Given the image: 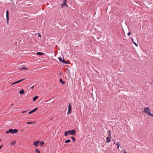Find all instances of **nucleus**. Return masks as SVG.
I'll return each mask as SVG.
<instances>
[{"instance_id": "nucleus-1", "label": "nucleus", "mask_w": 153, "mask_h": 153, "mask_svg": "<svg viewBox=\"0 0 153 153\" xmlns=\"http://www.w3.org/2000/svg\"><path fill=\"white\" fill-rule=\"evenodd\" d=\"M143 112L147 114H148L153 117V114H152L150 112V110L148 107H146L144 108Z\"/></svg>"}, {"instance_id": "nucleus-2", "label": "nucleus", "mask_w": 153, "mask_h": 153, "mask_svg": "<svg viewBox=\"0 0 153 153\" xmlns=\"http://www.w3.org/2000/svg\"><path fill=\"white\" fill-rule=\"evenodd\" d=\"M76 133V131L75 129H73L72 130H69L68 131H66L64 133V135L65 136H67L68 135H74Z\"/></svg>"}, {"instance_id": "nucleus-3", "label": "nucleus", "mask_w": 153, "mask_h": 153, "mask_svg": "<svg viewBox=\"0 0 153 153\" xmlns=\"http://www.w3.org/2000/svg\"><path fill=\"white\" fill-rule=\"evenodd\" d=\"M18 130L17 129H15L14 130L12 128L10 129L8 131H6V133L7 134L9 133H11L12 134H14L17 133L18 132Z\"/></svg>"}, {"instance_id": "nucleus-4", "label": "nucleus", "mask_w": 153, "mask_h": 153, "mask_svg": "<svg viewBox=\"0 0 153 153\" xmlns=\"http://www.w3.org/2000/svg\"><path fill=\"white\" fill-rule=\"evenodd\" d=\"M109 133L108 134V137H106V142L107 143H109L111 140V131L110 130H109L108 131Z\"/></svg>"}, {"instance_id": "nucleus-5", "label": "nucleus", "mask_w": 153, "mask_h": 153, "mask_svg": "<svg viewBox=\"0 0 153 153\" xmlns=\"http://www.w3.org/2000/svg\"><path fill=\"white\" fill-rule=\"evenodd\" d=\"M58 59L61 62L63 63H67L66 61L63 58H62L61 57H59L58 58Z\"/></svg>"}, {"instance_id": "nucleus-6", "label": "nucleus", "mask_w": 153, "mask_h": 153, "mask_svg": "<svg viewBox=\"0 0 153 153\" xmlns=\"http://www.w3.org/2000/svg\"><path fill=\"white\" fill-rule=\"evenodd\" d=\"M71 106L70 103L68 105V114H69L71 113Z\"/></svg>"}, {"instance_id": "nucleus-7", "label": "nucleus", "mask_w": 153, "mask_h": 153, "mask_svg": "<svg viewBox=\"0 0 153 153\" xmlns=\"http://www.w3.org/2000/svg\"><path fill=\"white\" fill-rule=\"evenodd\" d=\"M6 16L7 20V23L8 24L9 21V12L8 10H7L6 11Z\"/></svg>"}, {"instance_id": "nucleus-8", "label": "nucleus", "mask_w": 153, "mask_h": 153, "mask_svg": "<svg viewBox=\"0 0 153 153\" xmlns=\"http://www.w3.org/2000/svg\"><path fill=\"white\" fill-rule=\"evenodd\" d=\"M25 79H20V80H19L18 81H17L14 82H13V83H12L11 84V85H14L15 84H17V83H19V82H20L24 80Z\"/></svg>"}, {"instance_id": "nucleus-9", "label": "nucleus", "mask_w": 153, "mask_h": 153, "mask_svg": "<svg viewBox=\"0 0 153 153\" xmlns=\"http://www.w3.org/2000/svg\"><path fill=\"white\" fill-rule=\"evenodd\" d=\"M40 142V141H37L34 142L33 143V145L35 146L36 147L38 146V144Z\"/></svg>"}, {"instance_id": "nucleus-10", "label": "nucleus", "mask_w": 153, "mask_h": 153, "mask_svg": "<svg viewBox=\"0 0 153 153\" xmlns=\"http://www.w3.org/2000/svg\"><path fill=\"white\" fill-rule=\"evenodd\" d=\"M64 6H65L66 7H68V5L66 4V2H63V4L61 5L62 7H63Z\"/></svg>"}, {"instance_id": "nucleus-11", "label": "nucleus", "mask_w": 153, "mask_h": 153, "mask_svg": "<svg viewBox=\"0 0 153 153\" xmlns=\"http://www.w3.org/2000/svg\"><path fill=\"white\" fill-rule=\"evenodd\" d=\"M114 143L115 144H116L117 145V148L119 149V147L120 146V144H119V143L118 142H117V143H116L115 142H114Z\"/></svg>"}, {"instance_id": "nucleus-12", "label": "nucleus", "mask_w": 153, "mask_h": 153, "mask_svg": "<svg viewBox=\"0 0 153 153\" xmlns=\"http://www.w3.org/2000/svg\"><path fill=\"white\" fill-rule=\"evenodd\" d=\"M24 93L25 91L23 89H22L19 92V93L20 94H23Z\"/></svg>"}, {"instance_id": "nucleus-13", "label": "nucleus", "mask_w": 153, "mask_h": 153, "mask_svg": "<svg viewBox=\"0 0 153 153\" xmlns=\"http://www.w3.org/2000/svg\"><path fill=\"white\" fill-rule=\"evenodd\" d=\"M59 82L62 84V85H64V84H65V82L64 81H63L62 80V79L61 78L59 79Z\"/></svg>"}, {"instance_id": "nucleus-14", "label": "nucleus", "mask_w": 153, "mask_h": 153, "mask_svg": "<svg viewBox=\"0 0 153 153\" xmlns=\"http://www.w3.org/2000/svg\"><path fill=\"white\" fill-rule=\"evenodd\" d=\"M36 54L39 55H43L44 54V53L40 52H37V53Z\"/></svg>"}, {"instance_id": "nucleus-15", "label": "nucleus", "mask_w": 153, "mask_h": 153, "mask_svg": "<svg viewBox=\"0 0 153 153\" xmlns=\"http://www.w3.org/2000/svg\"><path fill=\"white\" fill-rule=\"evenodd\" d=\"M38 108H35L34 109L32 110L31 111V113L34 112H35V111H36L37 110H38Z\"/></svg>"}, {"instance_id": "nucleus-16", "label": "nucleus", "mask_w": 153, "mask_h": 153, "mask_svg": "<svg viewBox=\"0 0 153 153\" xmlns=\"http://www.w3.org/2000/svg\"><path fill=\"white\" fill-rule=\"evenodd\" d=\"M39 98V96H36L33 99V101H36L37 99Z\"/></svg>"}, {"instance_id": "nucleus-17", "label": "nucleus", "mask_w": 153, "mask_h": 153, "mask_svg": "<svg viewBox=\"0 0 153 153\" xmlns=\"http://www.w3.org/2000/svg\"><path fill=\"white\" fill-rule=\"evenodd\" d=\"M16 141H12L11 143H10V145H14L15 144H16Z\"/></svg>"}, {"instance_id": "nucleus-18", "label": "nucleus", "mask_w": 153, "mask_h": 153, "mask_svg": "<svg viewBox=\"0 0 153 153\" xmlns=\"http://www.w3.org/2000/svg\"><path fill=\"white\" fill-rule=\"evenodd\" d=\"M131 40H132V42L134 43V44L136 46H138V45L135 42H134V40H133V39L132 38H131Z\"/></svg>"}, {"instance_id": "nucleus-19", "label": "nucleus", "mask_w": 153, "mask_h": 153, "mask_svg": "<svg viewBox=\"0 0 153 153\" xmlns=\"http://www.w3.org/2000/svg\"><path fill=\"white\" fill-rule=\"evenodd\" d=\"M27 123V124H34V123H35V122H28L27 123Z\"/></svg>"}, {"instance_id": "nucleus-20", "label": "nucleus", "mask_w": 153, "mask_h": 153, "mask_svg": "<svg viewBox=\"0 0 153 153\" xmlns=\"http://www.w3.org/2000/svg\"><path fill=\"white\" fill-rule=\"evenodd\" d=\"M35 151L37 153H40V151L38 149H36L35 150Z\"/></svg>"}, {"instance_id": "nucleus-21", "label": "nucleus", "mask_w": 153, "mask_h": 153, "mask_svg": "<svg viewBox=\"0 0 153 153\" xmlns=\"http://www.w3.org/2000/svg\"><path fill=\"white\" fill-rule=\"evenodd\" d=\"M71 142V140H68L66 141L65 142V143H69Z\"/></svg>"}, {"instance_id": "nucleus-22", "label": "nucleus", "mask_w": 153, "mask_h": 153, "mask_svg": "<svg viewBox=\"0 0 153 153\" xmlns=\"http://www.w3.org/2000/svg\"><path fill=\"white\" fill-rule=\"evenodd\" d=\"M71 138L72 139V140H73V141L74 142H75V138L74 137H71Z\"/></svg>"}, {"instance_id": "nucleus-23", "label": "nucleus", "mask_w": 153, "mask_h": 153, "mask_svg": "<svg viewBox=\"0 0 153 153\" xmlns=\"http://www.w3.org/2000/svg\"><path fill=\"white\" fill-rule=\"evenodd\" d=\"M40 142V145L41 146L43 145L44 144V142L43 141H41Z\"/></svg>"}, {"instance_id": "nucleus-24", "label": "nucleus", "mask_w": 153, "mask_h": 153, "mask_svg": "<svg viewBox=\"0 0 153 153\" xmlns=\"http://www.w3.org/2000/svg\"><path fill=\"white\" fill-rule=\"evenodd\" d=\"M22 69L23 70H26V69H27V68L25 67H22Z\"/></svg>"}, {"instance_id": "nucleus-25", "label": "nucleus", "mask_w": 153, "mask_h": 153, "mask_svg": "<svg viewBox=\"0 0 153 153\" xmlns=\"http://www.w3.org/2000/svg\"><path fill=\"white\" fill-rule=\"evenodd\" d=\"M131 34V33L130 31H129V32L128 33V36H130Z\"/></svg>"}, {"instance_id": "nucleus-26", "label": "nucleus", "mask_w": 153, "mask_h": 153, "mask_svg": "<svg viewBox=\"0 0 153 153\" xmlns=\"http://www.w3.org/2000/svg\"><path fill=\"white\" fill-rule=\"evenodd\" d=\"M19 70H23L22 69V68H19Z\"/></svg>"}, {"instance_id": "nucleus-27", "label": "nucleus", "mask_w": 153, "mask_h": 153, "mask_svg": "<svg viewBox=\"0 0 153 153\" xmlns=\"http://www.w3.org/2000/svg\"><path fill=\"white\" fill-rule=\"evenodd\" d=\"M27 112V111H22V114H24L25 112Z\"/></svg>"}, {"instance_id": "nucleus-28", "label": "nucleus", "mask_w": 153, "mask_h": 153, "mask_svg": "<svg viewBox=\"0 0 153 153\" xmlns=\"http://www.w3.org/2000/svg\"><path fill=\"white\" fill-rule=\"evenodd\" d=\"M3 146V145L0 146V149H1V148Z\"/></svg>"}, {"instance_id": "nucleus-29", "label": "nucleus", "mask_w": 153, "mask_h": 153, "mask_svg": "<svg viewBox=\"0 0 153 153\" xmlns=\"http://www.w3.org/2000/svg\"><path fill=\"white\" fill-rule=\"evenodd\" d=\"M34 88V86H33L32 87H31V89H33Z\"/></svg>"}, {"instance_id": "nucleus-30", "label": "nucleus", "mask_w": 153, "mask_h": 153, "mask_svg": "<svg viewBox=\"0 0 153 153\" xmlns=\"http://www.w3.org/2000/svg\"><path fill=\"white\" fill-rule=\"evenodd\" d=\"M39 37H41V35H40V33H39Z\"/></svg>"}, {"instance_id": "nucleus-31", "label": "nucleus", "mask_w": 153, "mask_h": 153, "mask_svg": "<svg viewBox=\"0 0 153 153\" xmlns=\"http://www.w3.org/2000/svg\"><path fill=\"white\" fill-rule=\"evenodd\" d=\"M64 0V2H66L67 1V0Z\"/></svg>"}, {"instance_id": "nucleus-32", "label": "nucleus", "mask_w": 153, "mask_h": 153, "mask_svg": "<svg viewBox=\"0 0 153 153\" xmlns=\"http://www.w3.org/2000/svg\"><path fill=\"white\" fill-rule=\"evenodd\" d=\"M31 114V111H30L29 113V114Z\"/></svg>"}, {"instance_id": "nucleus-33", "label": "nucleus", "mask_w": 153, "mask_h": 153, "mask_svg": "<svg viewBox=\"0 0 153 153\" xmlns=\"http://www.w3.org/2000/svg\"><path fill=\"white\" fill-rule=\"evenodd\" d=\"M124 153H127V152L126 151H125Z\"/></svg>"}, {"instance_id": "nucleus-34", "label": "nucleus", "mask_w": 153, "mask_h": 153, "mask_svg": "<svg viewBox=\"0 0 153 153\" xmlns=\"http://www.w3.org/2000/svg\"><path fill=\"white\" fill-rule=\"evenodd\" d=\"M153 82V81L150 84H152V83Z\"/></svg>"}, {"instance_id": "nucleus-35", "label": "nucleus", "mask_w": 153, "mask_h": 153, "mask_svg": "<svg viewBox=\"0 0 153 153\" xmlns=\"http://www.w3.org/2000/svg\"><path fill=\"white\" fill-rule=\"evenodd\" d=\"M1 141V139H0V142Z\"/></svg>"}]
</instances>
